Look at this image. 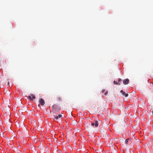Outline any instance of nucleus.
<instances>
[{"mask_svg": "<svg viewBox=\"0 0 153 153\" xmlns=\"http://www.w3.org/2000/svg\"><path fill=\"white\" fill-rule=\"evenodd\" d=\"M125 143L126 145L128 144L130 147H132L133 146V144L132 143L130 138L126 139L125 141Z\"/></svg>", "mask_w": 153, "mask_h": 153, "instance_id": "obj_1", "label": "nucleus"}, {"mask_svg": "<svg viewBox=\"0 0 153 153\" xmlns=\"http://www.w3.org/2000/svg\"><path fill=\"white\" fill-rule=\"evenodd\" d=\"M101 122L99 120H95L94 121V123H91V125L93 127L94 126L95 127L98 126L99 124L101 123Z\"/></svg>", "mask_w": 153, "mask_h": 153, "instance_id": "obj_2", "label": "nucleus"}, {"mask_svg": "<svg viewBox=\"0 0 153 153\" xmlns=\"http://www.w3.org/2000/svg\"><path fill=\"white\" fill-rule=\"evenodd\" d=\"M62 117V115L61 114H59L58 116H54V119L55 121H56L58 120L59 118H61Z\"/></svg>", "mask_w": 153, "mask_h": 153, "instance_id": "obj_3", "label": "nucleus"}, {"mask_svg": "<svg viewBox=\"0 0 153 153\" xmlns=\"http://www.w3.org/2000/svg\"><path fill=\"white\" fill-rule=\"evenodd\" d=\"M28 97L31 100H33V99H35V96L33 94H31V96H28Z\"/></svg>", "mask_w": 153, "mask_h": 153, "instance_id": "obj_4", "label": "nucleus"}, {"mask_svg": "<svg viewBox=\"0 0 153 153\" xmlns=\"http://www.w3.org/2000/svg\"><path fill=\"white\" fill-rule=\"evenodd\" d=\"M39 103L42 106H43L44 105L45 102L43 99L41 98L39 100Z\"/></svg>", "mask_w": 153, "mask_h": 153, "instance_id": "obj_5", "label": "nucleus"}, {"mask_svg": "<svg viewBox=\"0 0 153 153\" xmlns=\"http://www.w3.org/2000/svg\"><path fill=\"white\" fill-rule=\"evenodd\" d=\"M129 80L128 79H126L123 80V83L124 85H127L129 83Z\"/></svg>", "mask_w": 153, "mask_h": 153, "instance_id": "obj_6", "label": "nucleus"}, {"mask_svg": "<svg viewBox=\"0 0 153 153\" xmlns=\"http://www.w3.org/2000/svg\"><path fill=\"white\" fill-rule=\"evenodd\" d=\"M120 92L122 94L123 96H124L126 97H127L128 96V93H126L124 92L122 90H121Z\"/></svg>", "mask_w": 153, "mask_h": 153, "instance_id": "obj_7", "label": "nucleus"}, {"mask_svg": "<svg viewBox=\"0 0 153 153\" xmlns=\"http://www.w3.org/2000/svg\"><path fill=\"white\" fill-rule=\"evenodd\" d=\"M5 94H6L7 95H9L10 94V93L9 91L7 90V89H5L4 91Z\"/></svg>", "mask_w": 153, "mask_h": 153, "instance_id": "obj_8", "label": "nucleus"}, {"mask_svg": "<svg viewBox=\"0 0 153 153\" xmlns=\"http://www.w3.org/2000/svg\"><path fill=\"white\" fill-rule=\"evenodd\" d=\"M56 100L57 101L61 102L62 100V97L60 96L58 97H57Z\"/></svg>", "mask_w": 153, "mask_h": 153, "instance_id": "obj_9", "label": "nucleus"}, {"mask_svg": "<svg viewBox=\"0 0 153 153\" xmlns=\"http://www.w3.org/2000/svg\"><path fill=\"white\" fill-rule=\"evenodd\" d=\"M57 153H62V152L60 150H58L57 151Z\"/></svg>", "mask_w": 153, "mask_h": 153, "instance_id": "obj_10", "label": "nucleus"}, {"mask_svg": "<svg viewBox=\"0 0 153 153\" xmlns=\"http://www.w3.org/2000/svg\"><path fill=\"white\" fill-rule=\"evenodd\" d=\"M114 84H116V85H117L118 84V83L116 81H114Z\"/></svg>", "mask_w": 153, "mask_h": 153, "instance_id": "obj_11", "label": "nucleus"}, {"mask_svg": "<svg viewBox=\"0 0 153 153\" xmlns=\"http://www.w3.org/2000/svg\"><path fill=\"white\" fill-rule=\"evenodd\" d=\"M121 81H122V80L121 79H119L118 80V81L119 82H120Z\"/></svg>", "mask_w": 153, "mask_h": 153, "instance_id": "obj_12", "label": "nucleus"}, {"mask_svg": "<svg viewBox=\"0 0 153 153\" xmlns=\"http://www.w3.org/2000/svg\"><path fill=\"white\" fill-rule=\"evenodd\" d=\"M108 91H106L105 92V94H105V95H107V94H108Z\"/></svg>", "mask_w": 153, "mask_h": 153, "instance_id": "obj_13", "label": "nucleus"}, {"mask_svg": "<svg viewBox=\"0 0 153 153\" xmlns=\"http://www.w3.org/2000/svg\"><path fill=\"white\" fill-rule=\"evenodd\" d=\"M10 26L11 27H12V26H13L12 24V23H10Z\"/></svg>", "mask_w": 153, "mask_h": 153, "instance_id": "obj_14", "label": "nucleus"}, {"mask_svg": "<svg viewBox=\"0 0 153 153\" xmlns=\"http://www.w3.org/2000/svg\"><path fill=\"white\" fill-rule=\"evenodd\" d=\"M7 85H9V82H8V83H7Z\"/></svg>", "mask_w": 153, "mask_h": 153, "instance_id": "obj_15", "label": "nucleus"}, {"mask_svg": "<svg viewBox=\"0 0 153 153\" xmlns=\"http://www.w3.org/2000/svg\"><path fill=\"white\" fill-rule=\"evenodd\" d=\"M152 114H153V111H152Z\"/></svg>", "mask_w": 153, "mask_h": 153, "instance_id": "obj_16", "label": "nucleus"}]
</instances>
